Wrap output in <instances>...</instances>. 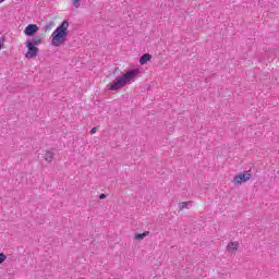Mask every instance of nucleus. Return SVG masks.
<instances>
[{
	"mask_svg": "<svg viewBox=\"0 0 279 279\" xmlns=\"http://www.w3.org/2000/svg\"><path fill=\"white\" fill-rule=\"evenodd\" d=\"M25 45H26V48L28 49L26 52V58L28 60L36 58V56H38V47L32 45L29 40H26Z\"/></svg>",
	"mask_w": 279,
	"mask_h": 279,
	"instance_id": "20e7f679",
	"label": "nucleus"
},
{
	"mask_svg": "<svg viewBox=\"0 0 279 279\" xmlns=\"http://www.w3.org/2000/svg\"><path fill=\"white\" fill-rule=\"evenodd\" d=\"M8 258V256H5V254H3V253H0V265L2 264V263H5V259Z\"/></svg>",
	"mask_w": 279,
	"mask_h": 279,
	"instance_id": "f8f14e48",
	"label": "nucleus"
},
{
	"mask_svg": "<svg viewBox=\"0 0 279 279\" xmlns=\"http://www.w3.org/2000/svg\"><path fill=\"white\" fill-rule=\"evenodd\" d=\"M141 72L140 68L131 69L124 75L116 77L112 83L107 85V88L109 90H119L120 88H123V86L136 82V80L141 77Z\"/></svg>",
	"mask_w": 279,
	"mask_h": 279,
	"instance_id": "f257e3e1",
	"label": "nucleus"
},
{
	"mask_svg": "<svg viewBox=\"0 0 279 279\" xmlns=\"http://www.w3.org/2000/svg\"><path fill=\"white\" fill-rule=\"evenodd\" d=\"M191 206V202H183L179 204V210H184V208H189Z\"/></svg>",
	"mask_w": 279,
	"mask_h": 279,
	"instance_id": "9b49d317",
	"label": "nucleus"
},
{
	"mask_svg": "<svg viewBox=\"0 0 279 279\" xmlns=\"http://www.w3.org/2000/svg\"><path fill=\"white\" fill-rule=\"evenodd\" d=\"M38 32V25L36 24H29L25 27L24 34L25 36H34Z\"/></svg>",
	"mask_w": 279,
	"mask_h": 279,
	"instance_id": "39448f33",
	"label": "nucleus"
},
{
	"mask_svg": "<svg viewBox=\"0 0 279 279\" xmlns=\"http://www.w3.org/2000/svg\"><path fill=\"white\" fill-rule=\"evenodd\" d=\"M0 49H1V39H0Z\"/></svg>",
	"mask_w": 279,
	"mask_h": 279,
	"instance_id": "f3484780",
	"label": "nucleus"
},
{
	"mask_svg": "<svg viewBox=\"0 0 279 279\" xmlns=\"http://www.w3.org/2000/svg\"><path fill=\"white\" fill-rule=\"evenodd\" d=\"M28 40L33 45V47H38V46L43 45V37H40V36H36L33 39H28Z\"/></svg>",
	"mask_w": 279,
	"mask_h": 279,
	"instance_id": "423d86ee",
	"label": "nucleus"
},
{
	"mask_svg": "<svg viewBox=\"0 0 279 279\" xmlns=\"http://www.w3.org/2000/svg\"><path fill=\"white\" fill-rule=\"evenodd\" d=\"M151 60V54L145 53L140 58V64H147Z\"/></svg>",
	"mask_w": 279,
	"mask_h": 279,
	"instance_id": "0eeeda50",
	"label": "nucleus"
},
{
	"mask_svg": "<svg viewBox=\"0 0 279 279\" xmlns=\"http://www.w3.org/2000/svg\"><path fill=\"white\" fill-rule=\"evenodd\" d=\"M97 133V128H93L92 130H90V134H96Z\"/></svg>",
	"mask_w": 279,
	"mask_h": 279,
	"instance_id": "4468645a",
	"label": "nucleus"
},
{
	"mask_svg": "<svg viewBox=\"0 0 279 279\" xmlns=\"http://www.w3.org/2000/svg\"><path fill=\"white\" fill-rule=\"evenodd\" d=\"M44 158L46 162H51V160H53V151L51 150L46 151Z\"/></svg>",
	"mask_w": 279,
	"mask_h": 279,
	"instance_id": "9d476101",
	"label": "nucleus"
},
{
	"mask_svg": "<svg viewBox=\"0 0 279 279\" xmlns=\"http://www.w3.org/2000/svg\"><path fill=\"white\" fill-rule=\"evenodd\" d=\"M248 180H252V173H250V171H244L233 178V184L235 186H239V184H243V182H248Z\"/></svg>",
	"mask_w": 279,
	"mask_h": 279,
	"instance_id": "7ed1b4c3",
	"label": "nucleus"
},
{
	"mask_svg": "<svg viewBox=\"0 0 279 279\" xmlns=\"http://www.w3.org/2000/svg\"><path fill=\"white\" fill-rule=\"evenodd\" d=\"M145 236H149V231H145L144 233H136L135 234V240L136 241H143Z\"/></svg>",
	"mask_w": 279,
	"mask_h": 279,
	"instance_id": "1a4fd4ad",
	"label": "nucleus"
},
{
	"mask_svg": "<svg viewBox=\"0 0 279 279\" xmlns=\"http://www.w3.org/2000/svg\"><path fill=\"white\" fill-rule=\"evenodd\" d=\"M69 29V22L63 21L60 26H58L54 32L52 33V46L53 47H60L62 43H64V38L69 36V33L66 32Z\"/></svg>",
	"mask_w": 279,
	"mask_h": 279,
	"instance_id": "f03ea898",
	"label": "nucleus"
},
{
	"mask_svg": "<svg viewBox=\"0 0 279 279\" xmlns=\"http://www.w3.org/2000/svg\"><path fill=\"white\" fill-rule=\"evenodd\" d=\"M80 1L82 0H73L74 8H80Z\"/></svg>",
	"mask_w": 279,
	"mask_h": 279,
	"instance_id": "ddd939ff",
	"label": "nucleus"
},
{
	"mask_svg": "<svg viewBox=\"0 0 279 279\" xmlns=\"http://www.w3.org/2000/svg\"><path fill=\"white\" fill-rule=\"evenodd\" d=\"M227 247L231 252H236L239 250V242H230Z\"/></svg>",
	"mask_w": 279,
	"mask_h": 279,
	"instance_id": "6e6552de",
	"label": "nucleus"
},
{
	"mask_svg": "<svg viewBox=\"0 0 279 279\" xmlns=\"http://www.w3.org/2000/svg\"><path fill=\"white\" fill-rule=\"evenodd\" d=\"M3 1H5V0H0V3H3Z\"/></svg>",
	"mask_w": 279,
	"mask_h": 279,
	"instance_id": "dca6fc26",
	"label": "nucleus"
},
{
	"mask_svg": "<svg viewBox=\"0 0 279 279\" xmlns=\"http://www.w3.org/2000/svg\"><path fill=\"white\" fill-rule=\"evenodd\" d=\"M99 199H106V194H100Z\"/></svg>",
	"mask_w": 279,
	"mask_h": 279,
	"instance_id": "2eb2a0df",
	"label": "nucleus"
}]
</instances>
